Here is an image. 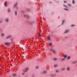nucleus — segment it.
<instances>
[{"label":"nucleus","mask_w":77,"mask_h":77,"mask_svg":"<svg viewBox=\"0 0 77 77\" xmlns=\"http://www.w3.org/2000/svg\"><path fill=\"white\" fill-rule=\"evenodd\" d=\"M11 37H12V35H9L6 37V39H9V38H11Z\"/></svg>","instance_id":"7ed1b4c3"},{"label":"nucleus","mask_w":77,"mask_h":77,"mask_svg":"<svg viewBox=\"0 0 77 77\" xmlns=\"http://www.w3.org/2000/svg\"><path fill=\"white\" fill-rule=\"evenodd\" d=\"M27 77V76H26V77Z\"/></svg>","instance_id":"58836bf2"},{"label":"nucleus","mask_w":77,"mask_h":77,"mask_svg":"<svg viewBox=\"0 0 77 77\" xmlns=\"http://www.w3.org/2000/svg\"><path fill=\"white\" fill-rule=\"evenodd\" d=\"M66 69H67V70L68 71H70V67L69 66H68L67 67Z\"/></svg>","instance_id":"20e7f679"},{"label":"nucleus","mask_w":77,"mask_h":77,"mask_svg":"<svg viewBox=\"0 0 77 77\" xmlns=\"http://www.w3.org/2000/svg\"><path fill=\"white\" fill-rule=\"evenodd\" d=\"M63 57H64L66 59V57H67V55H64L63 56Z\"/></svg>","instance_id":"4468645a"},{"label":"nucleus","mask_w":77,"mask_h":77,"mask_svg":"<svg viewBox=\"0 0 77 77\" xmlns=\"http://www.w3.org/2000/svg\"><path fill=\"white\" fill-rule=\"evenodd\" d=\"M5 21L7 23H8V22H9V18H6L5 19Z\"/></svg>","instance_id":"423d86ee"},{"label":"nucleus","mask_w":77,"mask_h":77,"mask_svg":"<svg viewBox=\"0 0 77 77\" xmlns=\"http://www.w3.org/2000/svg\"><path fill=\"white\" fill-rule=\"evenodd\" d=\"M48 40L50 41V36H48Z\"/></svg>","instance_id":"ddd939ff"},{"label":"nucleus","mask_w":77,"mask_h":77,"mask_svg":"<svg viewBox=\"0 0 77 77\" xmlns=\"http://www.w3.org/2000/svg\"><path fill=\"white\" fill-rule=\"evenodd\" d=\"M5 44L8 46V45H10L11 44V43L10 42H5Z\"/></svg>","instance_id":"f03ea898"},{"label":"nucleus","mask_w":77,"mask_h":77,"mask_svg":"<svg viewBox=\"0 0 77 77\" xmlns=\"http://www.w3.org/2000/svg\"><path fill=\"white\" fill-rule=\"evenodd\" d=\"M26 42H27V41H26Z\"/></svg>","instance_id":"ea45409f"},{"label":"nucleus","mask_w":77,"mask_h":77,"mask_svg":"<svg viewBox=\"0 0 77 77\" xmlns=\"http://www.w3.org/2000/svg\"><path fill=\"white\" fill-rule=\"evenodd\" d=\"M70 57H70V56H69V57H67V59H70Z\"/></svg>","instance_id":"a878e982"},{"label":"nucleus","mask_w":77,"mask_h":77,"mask_svg":"<svg viewBox=\"0 0 77 77\" xmlns=\"http://www.w3.org/2000/svg\"><path fill=\"white\" fill-rule=\"evenodd\" d=\"M22 75H24V73H22Z\"/></svg>","instance_id":"e433bc0d"},{"label":"nucleus","mask_w":77,"mask_h":77,"mask_svg":"<svg viewBox=\"0 0 77 77\" xmlns=\"http://www.w3.org/2000/svg\"><path fill=\"white\" fill-rule=\"evenodd\" d=\"M26 42H27V41H26Z\"/></svg>","instance_id":"a19ab883"},{"label":"nucleus","mask_w":77,"mask_h":77,"mask_svg":"<svg viewBox=\"0 0 77 77\" xmlns=\"http://www.w3.org/2000/svg\"><path fill=\"white\" fill-rule=\"evenodd\" d=\"M49 46L51 47V46H52V43H50L49 44Z\"/></svg>","instance_id":"a211bd4d"},{"label":"nucleus","mask_w":77,"mask_h":77,"mask_svg":"<svg viewBox=\"0 0 77 77\" xmlns=\"http://www.w3.org/2000/svg\"><path fill=\"white\" fill-rule=\"evenodd\" d=\"M69 32V30H66L65 31V33H68Z\"/></svg>","instance_id":"6e6552de"},{"label":"nucleus","mask_w":77,"mask_h":77,"mask_svg":"<svg viewBox=\"0 0 77 77\" xmlns=\"http://www.w3.org/2000/svg\"><path fill=\"white\" fill-rule=\"evenodd\" d=\"M65 69H66V68L65 67L62 68L61 69V71H64V70H65Z\"/></svg>","instance_id":"39448f33"},{"label":"nucleus","mask_w":77,"mask_h":77,"mask_svg":"<svg viewBox=\"0 0 77 77\" xmlns=\"http://www.w3.org/2000/svg\"><path fill=\"white\" fill-rule=\"evenodd\" d=\"M15 15L16 16L17 15V11H15Z\"/></svg>","instance_id":"6ab92c4d"},{"label":"nucleus","mask_w":77,"mask_h":77,"mask_svg":"<svg viewBox=\"0 0 77 77\" xmlns=\"http://www.w3.org/2000/svg\"><path fill=\"white\" fill-rule=\"evenodd\" d=\"M57 58L55 57L53 59V60L54 61H56V60H57Z\"/></svg>","instance_id":"1a4fd4ad"},{"label":"nucleus","mask_w":77,"mask_h":77,"mask_svg":"<svg viewBox=\"0 0 77 77\" xmlns=\"http://www.w3.org/2000/svg\"><path fill=\"white\" fill-rule=\"evenodd\" d=\"M72 3L73 4H74V1L73 0H72Z\"/></svg>","instance_id":"bb28decb"},{"label":"nucleus","mask_w":77,"mask_h":77,"mask_svg":"<svg viewBox=\"0 0 77 77\" xmlns=\"http://www.w3.org/2000/svg\"><path fill=\"white\" fill-rule=\"evenodd\" d=\"M5 4H7V2H5Z\"/></svg>","instance_id":"f704fd0d"},{"label":"nucleus","mask_w":77,"mask_h":77,"mask_svg":"<svg viewBox=\"0 0 77 77\" xmlns=\"http://www.w3.org/2000/svg\"><path fill=\"white\" fill-rule=\"evenodd\" d=\"M57 65H54V67H57Z\"/></svg>","instance_id":"393cba45"},{"label":"nucleus","mask_w":77,"mask_h":77,"mask_svg":"<svg viewBox=\"0 0 77 77\" xmlns=\"http://www.w3.org/2000/svg\"><path fill=\"white\" fill-rule=\"evenodd\" d=\"M2 19H0V23H2Z\"/></svg>","instance_id":"aec40b11"},{"label":"nucleus","mask_w":77,"mask_h":77,"mask_svg":"<svg viewBox=\"0 0 77 77\" xmlns=\"http://www.w3.org/2000/svg\"><path fill=\"white\" fill-rule=\"evenodd\" d=\"M35 23V21H31L30 22V24L31 26H33L34 25Z\"/></svg>","instance_id":"f257e3e1"},{"label":"nucleus","mask_w":77,"mask_h":77,"mask_svg":"<svg viewBox=\"0 0 77 77\" xmlns=\"http://www.w3.org/2000/svg\"><path fill=\"white\" fill-rule=\"evenodd\" d=\"M29 68H27L25 70V72H27V71H28V70H29Z\"/></svg>","instance_id":"9d476101"},{"label":"nucleus","mask_w":77,"mask_h":77,"mask_svg":"<svg viewBox=\"0 0 77 77\" xmlns=\"http://www.w3.org/2000/svg\"><path fill=\"white\" fill-rule=\"evenodd\" d=\"M36 68L37 69H38V66L36 67Z\"/></svg>","instance_id":"72a5a7b5"},{"label":"nucleus","mask_w":77,"mask_h":77,"mask_svg":"<svg viewBox=\"0 0 77 77\" xmlns=\"http://www.w3.org/2000/svg\"><path fill=\"white\" fill-rule=\"evenodd\" d=\"M73 63H76V62H75V61H73L72 62Z\"/></svg>","instance_id":"c85d7f7f"},{"label":"nucleus","mask_w":77,"mask_h":77,"mask_svg":"<svg viewBox=\"0 0 77 77\" xmlns=\"http://www.w3.org/2000/svg\"><path fill=\"white\" fill-rule=\"evenodd\" d=\"M65 20H63V21L62 22V24H64V23H65Z\"/></svg>","instance_id":"f3484780"},{"label":"nucleus","mask_w":77,"mask_h":77,"mask_svg":"<svg viewBox=\"0 0 77 77\" xmlns=\"http://www.w3.org/2000/svg\"><path fill=\"white\" fill-rule=\"evenodd\" d=\"M64 10H66V11H69V10L68 9H67V8H64Z\"/></svg>","instance_id":"5701e85b"},{"label":"nucleus","mask_w":77,"mask_h":77,"mask_svg":"<svg viewBox=\"0 0 77 77\" xmlns=\"http://www.w3.org/2000/svg\"><path fill=\"white\" fill-rule=\"evenodd\" d=\"M16 9H17V8H16Z\"/></svg>","instance_id":"79ce46f5"},{"label":"nucleus","mask_w":77,"mask_h":77,"mask_svg":"<svg viewBox=\"0 0 77 77\" xmlns=\"http://www.w3.org/2000/svg\"><path fill=\"white\" fill-rule=\"evenodd\" d=\"M53 51L54 53H55V51L54 50H53Z\"/></svg>","instance_id":"cd10ccee"},{"label":"nucleus","mask_w":77,"mask_h":77,"mask_svg":"<svg viewBox=\"0 0 77 77\" xmlns=\"http://www.w3.org/2000/svg\"><path fill=\"white\" fill-rule=\"evenodd\" d=\"M5 6H7V5H6V4H5L4 5Z\"/></svg>","instance_id":"4c0bfd02"},{"label":"nucleus","mask_w":77,"mask_h":77,"mask_svg":"<svg viewBox=\"0 0 77 77\" xmlns=\"http://www.w3.org/2000/svg\"><path fill=\"white\" fill-rule=\"evenodd\" d=\"M7 11L8 12H11V9H10V8H8L7 10Z\"/></svg>","instance_id":"9b49d317"},{"label":"nucleus","mask_w":77,"mask_h":77,"mask_svg":"<svg viewBox=\"0 0 77 77\" xmlns=\"http://www.w3.org/2000/svg\"><path fill=\"white\" fill-rule=\"evenodd\" d=\"M18 5V3H16L14 5V8H15L16 7H17V6Z\"/></svg>","instance_id":"0eeeda50"},{"label":"nucleus","mask_w":77,"mask_h":77,"mask_svg":"<svg viewBox=\"0 0 77 77\" xmlns=\"http://www.w3.org/2000/svg\"><path fill=\"white\" fill-rule=\"evenodd\" d=\"M51 33H52V35H53V34H54V32H53V31H51Z\"/></svg>","instance_id":"412c9836"},{"label":"nucleus","mask_w":77,"mask_h":77,"mask_svg":"<svg viewBox=\"0 0 77 77\" xmlns=\"http://www.w3.org/2000/svg\"><path fill=\"white\" fill-rule=\"evenodd\" d=\"M64 3H66V1H64Z\"/></svg>","instance_id":"473e14b6"},{"label":"nucleus","mask_w":77,"mask_h":77,"mask_svg":"<svg viewBox=\"0 0 77 77\" xmlns=\"http://www.w3.org/2000/svg\"><path fill=\"white\" fill-rule=\"evenodd\" d=\"M68 6H71V5H70V4H69V5H68Z\"/></svg>","instance_id":"c9c22d12"},{"label":"nucleus","mask_w":77,"mask_h":77,"mask_svg":"<svg viewBox=\"0 0 77 77\" xmlns=\"http://www.w3.org/2000/svg\"><path fill=\"white\" fill-rule=\"evenodd\" d=\"M38 35L39 37H41V34H39Z\"/></svg>","instance_id":"4be33fe9"},{"label":"nucleus","mask_w":77,"mask_h":77,"mask_svg":"<svg viewBox=\"0 0 77 77\" xmlns=\"http://www.w3.org/2000/svg\"><path fill=\"white\" fill-rule=\"evenodd\" d=\"M62 60H65V58H63L62 59Z\"/></svg>","instance_id":"7c9ffc66"},{"label":"nucleus","mask_w":77,"mask_h":77,"mask_svg":"<svg viewBox=\"0 0 77 77\" xmlns=\"http://www.w3.org/2000/svg\"><path fill=\"white\" fill-rule=\"evenodd\" d=\"M75 26V25H71V27H73V26Z\"/></svg>","instance_id":"c756f323"},{"label":"nucleus","mask_w":77,"mask_h":77,"mask_svg":"<svg viewBox=\"0 0 77 77\" xmlns=\"http://www.w3.org/2000/svg\"><path fill=\"white\" fill-rule=\"evenodd\" d=\"M1 35L2 36L4 37L5 36V34L4 33H2L1 34Z\"/></svg>","instance_id":"f8f14e48"},{"label":"nucleus","mask_w":77,"mask_h":77,"mask_svg":"<svg viewBox=\"0 0 77 77\" xmlns=\"http://www.w3.org/2000/svg\"><path fill=\"white\" fill-rule=\"evenodd\" d=\"M64 6L65 7V8H67V7L65 5H64Z\"/></svg>","instance_id":"2f4dec72"},{"label":"nucleus","mask_w":77,"mask_h":77,"mask_svg":"<svg viewBox=\"0 0 77 77\" xmlns=\"http://www.w3.org/2000/svg\"><path fill=\"white\" fill-rule=\"evenodd\" d=\"M13 75L14 77H15L16 76H17V74H16L15 73H14L13 74Z\"/></svg>","instance_id":"2eb2a0df"},{"label":"nucleus","mask_w":77,"mask_h":77,"mask_svg":"<svg viewBox=\"0 0 77 77\" xmlns=\"http://www.w3.org/2000/svg\"><path fill=\"white\" fill-rule=\"evenodd\" d=\"M56 72L57 73H58L59 72V70H56Z\"/></svg>","instance_id":"dca6fc26"},{"label":"nucleus","mask_w":77,"mask_h":77,"mask_svg":"<svg viewBox=\"0 0 77 77\" xmlns=\"http://www.w3.org/2000/svg\"><path fill=\"white\" fill-rule=\"evenodd\" d=\"M43 73H44V74H45V73H46V72H47V71H43Z\"/></svg>","instance_id":"b1692460"}]
</instances>
